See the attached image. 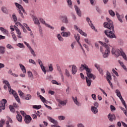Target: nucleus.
Returning a JSON list of instances; mask_svg holds the SVG:
<instances>
[{
    "mask_svg": "<svg viewBox=\"0 0 127 127\" xmlns=\"http://www.w3.org/2000/svg\"><path fill=\"white\" fill-rule=\"evenodd\" d=\"M106 19L108 22H104V26L108 29L104 31L105 34L107 35L109 38H117V36H116V34H115V29L113 21L109 18H107Z\"/></svg>",
    "mask_w": 127,
    "mask_h": 127,
    "instance_id": "obj_1",
    "label": "nucleus"
},
{
    "mask_svg": "<svg viewBox=\"0 0 127 127\" xmlns=\"http://www.w3.org/2000/svg\"><path fill=\"white\" fill-rule=\"evenodd\" d=\"M99 43H100L103 46L100 47V51L101 52H102V53H104V58H107V57H108L109 54H110V47L108 45H107V44H106V43H103L100 41H99ZM105 49V51L104 52Z\"/></svg>",
    "mask_w": 127,
    "mask_h": 127,
    "instance_id": "obj_2",
    "label": "nucleus"
},
{
    "mask_svg": "<svg viewBox=\"0 0 127 127\" xmlns=\"http://www.w3.org/2000/svg\"><path fill=\"white\" fill-rule=\"evenodd\" d=\"M3 83L5 84V85L8 87L9 94H12L16 101L19 103V104H20V99H19V97H18V95H17V93H16L14 90L11 89V87L10 86V84H9V82H8L7 80H4L3 81Z\"/></svg>",
    "mask_w": 127,
    "mask_h": 127,
    "instance_id": "obj_3",
    "label": "nucleus"
},
{
    "mask_svg": "<svg viewBox=\"0 0 127 127\" xmlns=\"http://www.w3.org/2000/svg\"><path fill=\"white\" fill-rule=\"evenodd\" d=\"M111 52L112 54L115 55V57L118 58L121 55L124 59L127 60V55H126V53L122 49L120 50L118 49L112 48Z\"/></svg>",
    "mask_w": 127,
    "mask_h": 127,
    "instance_id": "obj_4",
    "label": "nucleus"
},
{
    "mask_svg": "<svg viewBox=\"0 0 127 127\" xmlns=\"http://www.w3.org/2000/svg\"><path fill=\"white\" fill-rule=\"evenodd\" d=\"M15 5H16V7H17V8H18L19 13V14H20L21 17H22L23 18H24L23 14L21 12V10H22V11H23V12L24 13H25V10H24L23 7H22V6L21 5L19 4L17 2H15Z\"/></svg>",
    "mask_w": 127,
    "mask_h": 127,
    "instance_id": "obj_5",
    "label": "nucleus"
},
{
    "mask_svg": "<svg viewBox=\"0 0 127 127\" xmlns=\"http://www.w3.org/2000/svg\"><path fill=\"white\" fill-rule=\"evenodd\" d=\"M85 70L88 78H89V79H93V80L96 79V76L91 73V69H90L88 67L86 68Z\"/></svg>",
    "mask_w": 127,
    "mask_h": 127,
    "instance_id": "obj_6",
    "label": "nucleus"
},
{
    "mask_svg": "<svg viewBox=\"0 0 127 127\" xmlns=\"http://www.w3.org/2000/svg\"><path fill=\"white\" fill-rule=\"evenodd\" d=\"M7 102L6 100L2 99V101L0 102V108L1 110H4L5 109V104Z\"/></svg>",
    "mask_w": 127,
    "mask_h": 127,
    "instance_id": "obj_7",
    "label": "nucleus"
},
{
    "mask_svg": "<svg viewBox=\"0 0 127 127\" xmlns=\"http://www.w3.org/2000/svg\"><path fill=\"white\" fill-rule=\"evenodd\" d=\"M39 20H40V22H41V23H42L43 24H45V25L46 26H47V27H49V28H51V29H52L53 30V29H54V27L46 23V22L44 21V20L43 18H40Z\"/></svg>",
    "mask_w": 127,
    "mask_h": 127,
    "instance_id": "obj_8",
    "label": "nucleus"
},
{
    "mask_svg": "<svg viewBox=\"0 0 127 127\" xmlns=\"http://www.w3.org/2000/svg\"><path fill=\"white\" fill-rule=\"evenodd\" d=\"M108 120L110 122H113V121L116 120V116L114 114L109 113L108 115Z\"/></svg>",
    "mask_w": 127,
    "mask_h": 127,
    "instance_id": "obj_9",
    "label": "nucleus"
},
{
    "mask_svg": "<svg viewBox=\"0 0 127 127\" xmlns=\"http://www.w3.org/2000/svg\"><path fill=\"white\" fill-rule=\"evenodd\" d=\"M31 117L29 115H27L25 117L24 122L26 124H29L31 122Z\"/></svg>",
    "mask_w": 127,
    "mask_h": 127,
    "instance_id": "obj_10",
    "label": "nucleus"
},
{
    "mask_svg": "<svg viewBox=\"0 0 127 127\" xmlns=\"http://www.w3.org/2000/svg\"><path fill=\"white\" fill-rule=\"evenodd\" d=\"M116 16L120 22L123 23V18H124V15H120L118 12H116Z\"/></svg>",
    "mask_w": 127,
    "mask_h": 127,
    "instance_id": "obj_11",
    "label": "nucleus"
},
{
    "mask_svg": "<svg viewBox=\"0 0 127 127\" xmlns=\"http://www.w3.org/2000/svg\"><path fill=\"white\" fill-rule=\"evenodd\" d=\"M78 70V68H77V66L76 65L73 64L72 65V69H71V73L73 74V75H75L76 73H77V71Z\"/></svg>",
    "mask_w": 127,
    "mask_h": 127,
    "instance_id": "obj_12",
    "label": "nucleus"
},
{
    "mask_svg": "<svg viewBox=\"0 0 127 127\" xmlns=\"http://www.w3.org/2000/svg\"><path fill=\"white\" fill-rule=\"evenodd\" d=\"M74 8H75V11H76L77 15H78V16H81L82 14H81V10H80V8H79V7H78V6L75 5Z\"/></svg>",
    "mask_w": 127,
    "mask_h": 127,
    "instance_id": "obj_13",
    "label": "nucleus"
},
{
    "mask_svg": "<svg viewBox=\"0 0 127 127\" xmlns=\"http://www.w3.org/2000/svg\"><path fill=\"white\" fill-rule=\"evenodd\" d=\"M57 101L60 105H61V106H66V104H67V100L62 101L60 99H57Z\"/></svg>",
    "mask_w": 127,
    "mask_h": 127,
    "instance_id": "obj_14",
    "label": "nucleus"
},
{
    "mask_svg": "<svg viewBox=\"0 0 127 127\" xmlns=\"http://www.w3.org/2000/svg\"><path fill=\"white\" fill-rule=\"evenodd\" d=\"M86 21H87V22H88L89 25L90 26L91 28L92 29H95V26H94V24H93V23H92V21H91L90 18L87 17L86 18Z\"/></svg>",
    "mask_w": 127,
    "mask_h": 127,
    "instance_id": "obj_15",
    "label": "nucleus"
},
{
    "mask_svg": "<svg viewBox=\"0 0 127 127\" xmlns=\"http://www.w3.org/2000/svg\"><path fill=\"white\" fill-rule=\"evenodd\" d=\"M71 34L70 32H62L61 33V35L63 36V37H69V36Z\"/></svg>",
    "mask_w": 127,
    "mask_h": 127,
    "instance_id": "obj_16",
    "label": "nucleus"
},
{
    "mask_svg": "<svg viewBox=\"0 0 127 127\" xmlns=\"http://www.w3.org/2000/svg\"><path fill=\"white\" fill-rule=\"evenodd\" d=\"M72 99L76 106H81V103L78 102V98H77V97L74 98V97L72 96Z\"/></svg>",
    "mask_w": 127,
    "mask_h": 127,
    "instance_id": "obj_17",
    "label": "nucleus"
},
{
    "mask_svg": "<svg viewBox=\"0 0 127 127\" xmlns=\"http://www.w3.org/2000/svg\"><path fill=\"white\" fill-rule=\"evenodd\" d=\"M16 113L17 114V115L16 116V119L17 120L18 122L21 123V122H22V117L21 115L19 114L18 111H16Z\"/></svg>",
    "mask_w": 127,
    "mask_h": 127,
    "instance_id": "obj_18",
    "label": "nucleus"
},
{
    "mask_svg": "<svg viewBox=\"0 0 127 127\" xmlns=\"http://www.w3.org/2000/svg\"><path fill=\"white\" fill-rule=\"evenodd\" d=\"M74 37H75L76 40L77 41V42H78V43L79 44L80 47L81 48V49L83 50V47H82V45H81V43H80V42H79V39H80V35L77 34L76 35L74 36Z\"/></svg>",
    "mask_w": 127,
    "mask_h": 127,
    "instance_id": "obj_19",
    "label": "nucleus"
},
{
    "mask_svg": "<svg viewBox=\"0 0 127 127\" xmlns=\"http://www.w3.org/2000/svg\"><path fill=\"white\" fill-rule=\"evenodd\" d=\"M15 31H16V33L17 34L18 38H21L22 37L21 36V32H20V30L18 29V28L16 27L15 28Z\"/></svg>",
    "mask_w": 127,
    "mask_h": 127,
    "instance_id": "obj_20",
    "label": "nucleus"
},
{
    "mask_svg": "<svg viewBox=\"0 0 127 127\" xmlns=\"http://www.w3.org/2000/svg\"><path fill=\"white\" fill-rule=\"evenodd\" d=\"M94 66L97 69V70H98L99 73L100 74H102V73L103 72V70L102 69V68H101V67H100V65L99 64H94Z\"/></svg>",
    "mask_w": 127,
    "mask_h": 127,
    "instance_id": "obj_21",
    "label": "nucleus"
},
{
    "mask_svg": "<svg viewBox=\"0 0 127 127\" xmlns=\"http://www.w3.org/2000/svg\"><path fill=\"white\" fill-rule=\"evenodd\" d=\"M33 19L35 24H37V25H39V24H40V22H39V20H38L37 17L34 16L33 17Z\"/></svg>",
    "mask_w": 127,
    "mask_h": 127,
    "instance_id": "obj_22",
    "label": "nucleus"
},
{
    "mask_svg": "<svg viewBox=\"0 0 127 127\" xmlns=\"http://www.w3.org/2000/svg\"><path fill=\"white\" fill-rule=\"evenodd\" d=\"M57 68L59 72H60V74L62 75V80H64V76L62 74V71L61 70V68L60 67V66H59L58 64H57Z\"/></svg>",
    "mask_w": 127,
    "mask_h": 127,
    "instance_id": "obj_23",
    "label": "nucleus"
},
{
    "mask_svg": "<svg viewBox=\"0 0 127 127\" xmlns=\"http://www.w3.org/2000/svg\"><path fill=\"white\" fill-rule=\"evenodd\" d=\"M62 18H63V22L64 23L67 24L69 23V21L68 20V18L67 17V16H62Z\"/></svg>",
    "mask_w": 127,
    "mask_h": 127,
    "instance_id": "obj_24",
    "label": "nucleus"
},
{
    "mask_svg": "<svg viewBox=\"0 0 127 127\" xmlns=\"http://www.w3.org/2000/svg\"><path fill=\"white\" fill-rule=\"evenodd\" d=\"M91 111L93 113V114H97L98 113V109L95 106H91Z\"/></svg>",
    "mask_w": 127,
    "mask_h": 127,
    "instance_id": "obj_25",
    "label": "nucleus"
},
{
    "mask_svg": "<svg viewBox=\"0 0 127 127\" xmlns=\"http://www.w3.org/2000/svg\"><path fill=\"white\" fill-rule=\"evenodd\" d=\"M5 53V47L0 46V54H4Z\"/></svg>",
    "mask_w": 127,
    "mask_h": 127,
    "instance_id": "obj_26",
    "label": "nucleus"
},
{
    "mask_svg": "<svg viewBox=\"0 0 127 127\" xmlns=\"http://www.w3.org/2000/svg\"><path fill=\"white\" fill-rule=\"evenodd\" d=\"M91 78L86 77V83L87 84L88 87H90V86H91V83H92V80H91Z\"/></svg>",
    "mask_w": 127,
    "mask_h": 127,
    "instance_id": "obj_27",
    "label": "nucleus"
},
{
    "mask_svg": "<svg viewBox=\"0 0 127 127\" xmlns=\"http://www.w3.org/2000/svg\"><path fill=\"white\" fill-rule=\"evenodd\" d=\"M107 80L109 84V85H111L112 86V82H111L110 80H112V76L110 74L107 75Z\"/></svg>",
    "mask_w": 127,
    "mask_h": 127,
    "instance_id": "obj_28",
    "label": "nucleus"
},
{
    "mask_svg": "<svg viewBox=\"0 0 127 127\" xmlns=\"http://www.w3.org/2000/svg\"><path fill=\"white\" fill-rule=\"evenodd\" d=\"M19 66L23 73H26V69L25 68V66L23 64H19Z\"/></svg>",
    "mask_w": 127,
    "mask_h": 127,
    "instance_id": "obj_29",
    "label": "nucleus"
},
{
    "mask_svg": "<svg viewBox=\"0 0 127 127\" xmlns=\"http://www.w3.org/2000/svg\"><path fill=\"white\" fill-rule=\"evenodd\" d=\"M116 93L117 94V96H118L120 99H121L122 98H123V97L122 96V95L121 94V92H120V91L118 89H117L116 90Z\"/></svg>",
    "mask_w": 127,
    "mask_h": 127,
    "instance_id": "obj_30",
    "label": "nucleus"
},
{
    "mask_svg": "<svg viewBox=\"0 0 127 127\" xmlns=\"http://www.w3.org/2000/svg\"><path fill=\"white\" fill-rule=\"evenodd\" d=\"M39 97L40 99L41 100L42 102L44 103V104H47V102H46V100L44 97H43V96H42V95H40Z\"/></svg>",
    "mask_w": 127,
    "mask_h": 127,
    "instance_id": "obj_31",
    "label": "nucleus"
},
{
    "mask_svg": "<svg viewBox=\"0 0 127 127\" xmlns=\"http://www.w3.org/2000/svg\"><path fill=\"white\" fill-rule=\"evenodd\" d=\"M118 63H119V64H120L121 66H122V67L123 68V69H124L125 70H126L127 69L126 65H124V63H123V62L119 60V61H118Z\"/></svg>",
    "mask_w": 127,
    "mask_h": 127,
    "instance_id": "obj_32",
    "label": "nucleus"
},
{
    "mask_svg": "<svg viewBox=\"0 0 127 127\" xmlns=\"http://www.w3.org/2000/svg\"><path fill=\"white\" fill-rule=\"evenodd\" d=\"M88 67L86 64H81L80 66L81 70H86V68Z\"/></svg>",
    "mask_w": 127,
    "mask_h": 127,
    "instance_id": "obj_33",
    "label": "nucleus"
},
{
    "mask_svg": "<svg viewBox=\"0 0 127 127\" xmlns=\"http://www.w3.org/2000/svg\"><path fill=\"white\" fill-rule=\"evenodd\" d=\"M109 13L110 14L111 16H115L116 15V13L113 11V10H109Z\"/></svg>",
    "mask_w": 127,
    "mask_h": 127,
    "instance_id": "obj_34",
    "label": "nucleus"
},
{
    "mask_svg": "<svg viewBox=\"0 0 127 127\" xmlns=\"http://www.w3.org/2000/svg\"><path fill=\"white\" fill-rule=\"evenodd\" d=\"M57 36L59 41H63V40H64V39H63V38L61 36V35H60V34H58Z\"/></svg>",
    "mask_w": 127,
    "mask_h": 127,
    "instance_id": "obj_35",
    "label": "nucleus"
},
{
    "mask_svg": "<svg viewBox=\"0 0 127 127\" xmlns=\"http://www.w3.org/2000/svg\"><path fill=\"white\" fill-rule=\"evenodd\" d=\"M78 32H79V33L81 35H83V36H87V34L84 32L81 29H79L78 30Z\"/></svg>",
    "mask_w": 127,
    "mask_h": 127,
    "instance_id": "obj_36",
    "label": "nucleus"
},
{
    "mask_svg": "<svg viewBox=\"0 0 127 127\" xmlns=\"http://www.w3.org/2000/svg\"><path fill=\"white\" fill-rule=\"evenodd\" d=\"M0 30L2 33H7V30L3 27H0Z\"/></svg>",
    "mask_w": 127,
    "mask_h": 127,
    "instance_id": "obj_37",
    "label": "nucleus"
},
{
    "mask_svg": "<svg viewBox=\"0 0 127 127\" xmlns=\"http://www.w3.org/2000/svg\"><path fill=\"white\" fill-rule=\"evenodd\" d=\"M31 95L30 94H27L25 96V100H30L31 99Z\"/></svg>",
    "mask_w": 127,
    "mask_h": 127,
    "instance_id": "obj_38",
    "label": "nucleus"
},
{
    "mask_svg": "<svg viewBox=\"0 0 127 127\" xmlns=\"http://www.w3.org/2000/svg\"><path fill=\"white\" fill-rule=\"evenodd\" d=\"M18 94L21 98H23V95H24V93H23V92H22L21 90H18Z\"/></svg>",
    "mask_w": 127,
    "mask_h": 127,
    "instance_id": "obj_39",
    "label": "nucleus"
},
{
    "mask_svg": "<svg viewBox=\"0 0 127 127\" xmlns=\"http://www.w3.org/2000/svg\"><path fill=\"white\" fill-rule=\"evenodd\" d=\"M9 109H10V112L12 113H14L15 110H14V108H13V106L10 105L9 106Z\"/></svg>",
    "mask_w": 127,
    "mask_h": 127,
    "instance_id": "obj_40",
    "label": "nucleus"
},
{
    "mask_svg": "<svg viewBox=\"0 0 127 127\" xmlns=\"http://www.w3.org/2000/svg\"><path fill=\"white\" fill-rule=\"evenodd\" d=\"M41 68L43 72H44V74H46V69H45V66L44 65H41Z\"/></svg>",
    "mask_w": 127,
    "mask_h": 127,
    "instance_id": "obj_41",
    "label": "nucleus"
},
{
    "mask_svg": "<svg viewBox=\"0 0 127 127\" xmlns=\"http://www.w3.org/2000/svg\"><path fill=\"white\" fill-rule=\"evenodd\" d=\"M4 120L3 119H2L0 121V127H3V125H4Z\"/></svg>",
    "mask_w": 127,
    "mask_h": 127,
    "instance_id": "obj_42",
    "label": "nucleus"
},
{
    "mask_svg": "<svg viewBox=\"0 0 127 127\" xmlns=\"http://www.w3.org/2000/svg\"><path fill=\"white\" fill-rule=\"evenodd\" d=\"M17 46H18V47H19V48H24V45H23V44H21V43H18L17 45Z\"/></svg>",
    "mask_w": 127,
    "mask_h": 127,
    "instance_id": "obj_43",
    "label": "nucleus"
},
{
    "mask_svg": "<svg viewBox=\"0 0 127 127\" xmlns=\"http://www.w3.org/2000/svg\"><path fill=\"white\" fill-rule=\"evenodd\" d=\"M33 108L36 109V110H39V109H41V105H34Z\"/></svg>",
    "mask_w": 127,
    "mask_h": 127,
    "instance_id": "obj_44",
    "label": "nucleus"
},
{
    "mask_svg": "<svg viewBox=\"0 0 127 127\" xmlns=\"http://www.w3.org/2000/svg\"><path fill=\"white\" fill-rule=\"evenodd\" d=\"M1 11L4 12V13H6V12H7V10L5 7H2Z\"/></svg>",
    "mask_w": 127,
    "mask_h": 127,
    "instance_id": "obj_45",
    "label": "nucleus"
},
{
    "mask_svg": "<svg viewBox=\"0 0 127 127\" xmlns=\"http://www.w3.org/2000/svg\"><path fill=\"white\" fill-rule=\"evenodd\" d=\"M65 118L66 117L63 116H59V120H60V121H64Z\"/></svg>",
    "mask_w": 127,
    "mask_h": 127,
    "instance_id": "obj_46",
    "label": "nucleus"
},
{
    "mask_svg": "<svg viewBox=\"0 0 127 127\" xmlns=\"http://www.w3.org/2000/svg\"><path fill=\"white\" fill-rule=\"evenodd\" d=\"M29 63H31L32 64H34V65H36V63L34 61V60L32 59H30L29 60Z\"/></svg>",
    "mask_w": 127,
    "mask_h": 127,
    "instance_id": "obj_47",
    "label": "nucleus"
},
{
    "mask_svg": "<svg viewBox=\"0 0 127 127\" xmlns=\"http://www.w3.org/2000/svg\"><path fill=\"white\" fill-rule=\"evenodd\" d=\"M28 75L29 78H32V77H33V74H32V72H31V71L28 72Z\"/></svg>",
    "mask_w": 127,
    "mask_h": 127,
    "instance_id": "obj_48",
    "label": "nucleus"
},
{
    "mask_svg": "<svg viewBox=\"0 0 127 127\" xmlns=\"http://www.w3.org/2000/svg\"><path fill=\"white\" fill-rule=\"evenodd\" d=\"M12 18H13V19L14 22H15V21H17V18L16 17V16L15 15V14H13Z\"/></svg>",
    "mask_w": 127,
    "mask_h": 127,
    "instance_id": "obj_49",
    "label": "nucleus"
},
{
    "mask_svg": "<svg viewBox=\"0 0 127 127\" xmlns=\"http://www.w3.org/2000/svg\"><path fill=\"white\" fill-rule=\"evenodd\" d=\"M49 70L50 72H52V71H53V67L52 66V64H51L49 66Z\"/></svg>",
    "mask_w": 127,
    "mask_h": 127,
    "instance_id": "obj_50",
    "label": "nucleus"
},
{
    "mask_svg": "<svg viewBox=\"0 0 127 127\" xmlns=\"http://www.w3.org/2000/svg\"><path fill=\"white\" fill-rule=\"evenodd\" d=\"M99 89L100 90V91H101V92H102L103 94L105 95V96H106V97H108V95H107V93H106V92H105V90H103V89L101 88H99Z\"/></svg>",
    "mask_w": 127,
    "mask_h": 127,
    "instance_id": "obj_51",
    "label": "nucleus"
},
{
    "mask_svg": "<svg viewBox=\"0 0 127 127\" xmlns=\"http://www.w3.org/2000/svg\"><path fill=\"white\" fill-rule=\"evenodd\" d=\"M38 62L40 67H41V66H43V63H42V61H41L40 59H38Z\"/></svg>",
    "mask_w": 127,
    "mask_h": 127,
    "instance_id": "obj_52",
    "label": "nucleus"
},
{
    "mask_svg": "<svg viewBox=\"0 0 127 127\" xmlns=\"http://www.w3.org/2000/svg\"><path fill=\"white\" fill-rule=\"evenodd\" d=\"M112 72H113V73H115L116 76H117V77H119V73H118V72H117V71H116V70H115V69L113 68Z\"/></svg>",
    "mask_w": 127,
    "mask_h": 127,
    "instance_id": "obj_53",
    "label": "nucleus"
},
{
    "mask_svg": "<svg viewBox=\"0 0 127 127\" xmlns=\"http://www.w3.org/2000/svg\"><path fill=\"white\" fill-rule=\"evenodd\" d=\"M36 115H37V117H40V116H41V112L38 111L36 112Z\"/></svg>",
    "mask_w": 127,
    "mask_h": 127,
    "instance_id": "obj_54",
    "label": "nucleus"
},
{
    "mask_svg": "<svg viewBox=\"0 0 127 127\" xmlns=\"http://www.w3.org/2000/svg\"><path fill=\"white\" fill-rule=\"evenodd\" d=\"M15 24H16V25H17V26H20L21 27L23 26L20 23L17 22V21H16L15 22Z\"/></svg>",
    "mask_w": 127,
    "mask_h": 127,
    "instance_id": "obj_55",
    "label": "nucleus"
},
{
    "mask_svg": "<svg viewBox=\"0 0 127 127\" xmlns=\"http://www.w3.org/2000/svg\"><path fill=\"white\" fill-rule=\"evenodd\" d=\"M65 75L68 77H70V73H69V71H68L67 69H65Z\"/></svg>",
    "mask_w": 127,
    "mask_h": 127,
    "instance_id": "obj_56",
    "label": "nucleus"
},
{
    "mask_svg": "<svg viewBox=\"0 0 127 127\" xmlns=\"http://www.w3.org/2000/svg\"><path fill=\"white\" fill-rule=\"evenodd\" d=\"M66 1L69 5V7H71V5H72V1H71V0H66Z\"/></svg>",
    "mask_w": 127,
    "mask_h": 127,
    "instance_id": "obj_57",
    "label": "nucleus"
},
{
    "mask_svg": "<svg viewBox=\"0 0 127 127\" xmlns=\"http://www.w3.org/2000/svg\"><path fill=\"white\" fill-rule=\"evenodd\" d=\"M6 118H7V121L9 122V123L12 124V120H11V118H9V117L8 116H7Z\"/></svg>",
    "mask_w": 127,
    "mask_h": 127,
    "instance_id": "obj_58",
    "label": "nucleus"
},
{
    "mask_svg": "<svg viewBox=\"0 0 127 127\" xmlns=\"http://www.w3.org/2000/svg\"><path fill=\"white\" fill-rule=\"evenodd\" d=\"M31 116L33 120L37 119V115L36 114H32Z\"/></svg>",
    "mask_w": 127,
    "mask_h": 127,
    "instance_id": "obj_59",
    "label": "nucleus"
},
{
    "mask_svg": "<svg viewBox=\"0 0 127 127\" xmlns=\"http://www.w3.org/2000/svg\"><path fill=\"white\" fill-rule=\"evenodd\" d=\"M51 82L53 84L59 85V83H58L56 80H52Z\"/></svg>",
    "mask_w": 127,
    "mask_h": 127,
    "instance_id": "obj_60",
    "label": "nucleus"
},
{
    "mask_svg": "<svg viewBox=\"0 0 127 127\" xmlns=\"http://www.w3.org/2000/svg\"><path fill=\"white\" fill-rule=\"evenodd\" d=\"M24 43L25 45H26V46L28 47V48H29H29H31V46H30V45H29V44H28L27 42H24Z\"/></svg>",
    "mask_w": 127,
    "mask_h": 127,
    "instance_id": "obj_61",
    "label": "nucleus"
},
{
    "mask_svg": "<svg viewBox=\"0 0 127 127\" xmlns=\"http://www.w3.org/2000/svg\"><path fill=\"white\" fill-rule=\"evenodd\" d=\"M91 96L95 101L97 100V96H96V94H92Z\"/></svg>",
    "mask_w": 127,
    "mask_h": 127,
    "instance_id": "obj_62",
    "label": "nucleus"
},
{
    "mask_svg": "<svg viewBox=\"0 0 127 127\" xmlns=\"http://www.w3.org/2000/svg\"><path fill=\"white\" fill-rule=\"evenodd\" d=\"M6 47L8 49H11L12 48H13L11 45L10 44H8L6 45Z\"/></svg>",
    "mask_w": 127,
    "mask_h": 127,
    "instance_id": "obj_63",
    "label": "nucleus"
},
{
    "mask_svg": "<svg viewBox=\"0 0 127 127\" xmlns=\"http://www.w3.org/2000/svg\"><path fill=\"white\" fill-rule=\"evenodd\" d=\"M77 127H84V125L83 124H81V123L78 124L77 125Z\"/></svg>",
    "mask_w": 127,
    "mask_h": 127,
    "instance_id": "obj_64",
    "label": "nucleus"
}]
</instances>
